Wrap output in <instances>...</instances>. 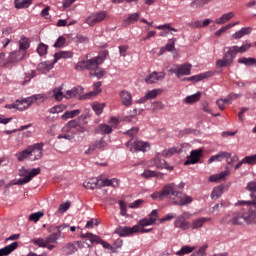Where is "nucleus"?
<instances>
[{"label": "nucleus", "mask_w": 256, "mask_h": 256, "mask_svg": "<svg viewBox=\"0 0 256 256\" xmlns=\"http://www.w3.org/2000/svg\"><path fill=\"white\" fill-rule=\"evenodd\" d=\"M242 163H244V165H256V154L244 157Z\"/></svg>", "instance_id": "8fccbe9b"}, {"label": "nucleus", "mask_w": 256, "mask_h": 256, "mask_svg": "<svg viewBox=\"0 0 256 256\" xmlns=\"http://www.w3.org/2000/svg\"><path fill=\"white\" fill-rule=\"evenodd\" d=\"M137 133H139V127H134L126 132V135L130 137L126 146L130 149V151H147L149 149V143L139 141L136 139Z\"/></svg>", "instance_id": "39448f33"}, {"label": "nucleus", "mask_w": 256, "mask_h": 256, "mask_svg": "<svg viewBox=\"0 0 256 256\" xmlns=\"http://www.w3.org/2000/svg\"><path fill=\"white\" fill-rule=\"evenodd\" d=\"M118 203H119V207H120V215H122V217H126L127 216V204L123 200H120Z\"/></svg>", "instance_id": "e2e57ef3"}, {"label": "nucleus", "mask_w": 256, "mask_h": 256, "mask_svg": "<svg viewBox=\"0 0 256 256\" xmlns=\"http://www.w3.org/2000/svg\"><path fill=\"white\" fill-rule=\"evenodd\" d=\"M224 159H226V163L228 165H233L234 163H237V161H239V156L232 155L229 152H224Z\"/></svg>", "instance_id": "58836bf2"}, {"label": "nucleus", "mask_w": 256, "mask_h": 256, "mask_svg": "<svg viewBox=\"0 0 256 256\" xmlns=\"http://www.w3.org/2000/svg\"><path fill=\"white\" fill-rule=\"evenodd\" d=\"M71 207V202L67 201L58 207V213H65Z\"/></svg>", "instance_id": "0e129e2a"}, {"label": "nucleus", "mask_w": 256, "mask_h": 256, "mask_svg": "<svg viewBox=\"0 0 256 256\" xmlns=\"http://www.w3.org/2000/svg\"><path fill=\"white\" fill-rule=\"evenodd\" d=\"M34 77H37V71L31 70L29 72L25 73L24 81L22 82V85H27L31 81V79H34Z\"/></svg>", "instance_id": "a18cd8bd"}, {"label": "nucleus", "mask_w": 256, "mask_h": 256, "mask_svg": "<svg viewBox=\"0 0 256 256\" xmlns=\"http://www.w3.org/2000/svg\"><path fill=\"white\" fill-rule=\"evenodd\" d=\"M115 233H117L119 237H127L129 235H133V233H139V222L133 227L119 226L116 228Z\"/></svg>", "instance_id": "f8f14e48"}, {"label": "nucleus", "mask_w": 256, "mask_h": 256, "mask_svg": "<svg viewBox=\"0 0 256 256\" xmlns=\"http://www.w3.org/2000/svg\"><path fill=\"white\" fill-rule=\"evenodd\" d=\"M200 99H201V92H197L196 94L187 96L184 101L188 105H191L193 103H197V101H200Z\"/></svg>", "instance_id": "ea45409f"}, {"label": "nucleus", "mask_w": 256, "mask_h": 256, "mask_svg": "<svg viewBox=\"0 0 256 256\" xmlns=\"http://www.w3.org/2000/svg\"><path fill=\"white\" fill-rule=\"evenodd\" d=\"M65 109H67V106L65 104H60V105H56V106L50 108L49 112L52 115H55V113H63V111H65Z\"/></svg>", "instance_id": "de8ad7c7"}, {"label": "nucleus", "mask_w": 256, "mask_h": 256, "mask_svg": "<svg viewBox=\"0 0 256 256\" xmlns=\"http://www.w3.org/2000/svg\"><path fill=\"white\" fill-rule=\"evenodd\" d=\"M159 219V211L157 209L152 210L149 214V218H144L139 221L141 227H149V225H155V221Z\"/></svg>", "instance_id": "2eb2a0df"}, {"label": "nucleus", "mask_w": 256, "mask_h": 256, "mask_svg": "<svg viewBox=\"0 0 256 256\" xmlns=\"http://www.w3.org/2000/svg\"><path fill=\"white\" fill-rule=\"evenodd\" d=\"M230 65L231 64L223 58L216 61V67L218 68L229 67Z\"/></svg>", "instance_id": "774afa93"}, {"label": "nucleus", "mask_w": 256, "mask_h": 256, "mask_svg": "<svg viewBox=\"0 0 256 256\" xmlns=\"http://www.w3.org/2000/svg\"><path fill=\"white\" fill-rule=\"evenodd\" d=\"M165 79V73L163 72H152L145 78V82L148 85H153V83H157V81H163Z\"/></svg>", "instance_id": "412c9836"}, {"label": "nucleus", "mask_w": 256, "mask_h": 256, "mask_svg": "<svg viewBox=\"0 0 256 256\" xmlns=\"http://www.w3.org/2000/svg\"><path fill=\"white\" fill-rule=\"evenodd\" d=\"M215 75V72L208 71L204 73H200L198 75H194L191 77L186 78L187 81H193V83H198V81H203V79H209V77H213Z\"/></svg>", "instance_id": "4be33fe9"}, {"label": "nucleus", "mask_w": 256, "mask_h": 256, "mask_svg": "<svg viewBox=\"0 0 256 256\" xmlns=\"http://www.w3.org/2000/svg\"><path fill=\"white\" fill-rule=\"evenodd\" d=\"M65 43H67V40L65 39V37L60 36L54 43L53 47H55L56 49H61V47H63Z\"/></svg>", "instance_id": "052dcab7"}, {"label": "nucleus", "mask_w": 256, "mask_h": 256, "mask_svg": "<svg viewBox=\"0 0 256 256\" xmlns=\"http://www.w3.org/2000/svg\"><path fill=\"white\" fill-rule=\"evenodd\" d=\"M223 195V186H217L211 193V199H219Z\"/></svg>", "instance_id": "49530a36"}, {"label": "nucleus", "mask_w": 256, "mask_h": 256, "mask_svg": "<svg viewBox=\"0 0 256 256\" xmlns=\"http://www.w3.org/2000/svg\"><path fill=\"white\" fill-rule=\"evenodd\" d=\"M15 9H26L29 7L30 0H14Z\"/></svg>", "instance_id": "c03bdc74"}, {"label": "nucleus", "mask_w": 256, "mask_h": 256, "mask_svg": "<svg viewBox=\"0 0 256 256\" xmlns=\"http://www.w3.org/2000/svg\"><path fill=\"white\" fill-rule=\"evenodd\" d=\"M95 133L98 135H111L113 133V128L107 124H100L95 128Z\"/></svg>", "instance_id": "b1692460"}, {"label": "nucleus", "mask_w": 256, "mask_h": 256, "mask_svg": "<svg viewBox=\"0 0 256 256\" xmlns=\"http://www.w3.org/2000/svg\"><path fill=\"white\" fill-rule=\"evenodd\" d=\"M153 164L155 165L156 169H167V171H173V166L167 164V162L161 158L160 154H157L153 159Z\"/></svg>", "instance_id": "a211bd4d"}, {"label": "nucleus", "mask_w": 256, "mask_h": 256, "mask_svg": "<svg viewBox=\"0 0 256 256\" xmlns=\"http://www.w3.org/2000/svg\"><path fill=\"white\" fill-rule=\"evenodd\" d=\"M109 143H111V138L103 136L100 140H96L89 148L85 151V155H91L93 151L99 149V151H105L107 147H109Z\"/></svg>", "instance_id": "6e6552de"}, {"label": "nucleus", "mask_w": 256, "mask_h": 256, "mask_svg": "<svg viewBox=\"0 0 256 256\" xmlns=\"http://www.w3.org/2000/svg\"><path fill=\"white\" fill-rule=\"evenodd\" d=\"M156 29H159L160 31H164L165 33H169L173 31L174 33H177V29L173 28L171 24H164L157 26Z\"/></svg>", "instance_id": "09e8293b"}, {"label": "nucleus", "mask_w": 256, "mask_h": 256, "mask_svg": "<svg viewBox=\"0 0 256 256\" xmlns=\"http://www.w3.org/2000/svg\"><path fill=\"white\" fill-rule=\"evenodd\" d=\"M165 197H168L173 205H179L180 207L193 203V198L187 196V194H183L181 191H177V186L174 183L164 186L160 192L151 194V198L157 199L158 201H163Z\"/></svg>", "instance_id": "f03ea898"}, {"label": "nucleus", "mask_w": 256, "mask_h": 256, "mask_svg": "<svg viewBox=\"0 0 256 256\" xmlns=\"http://www.w3.org/2000/svg\"><path fill=\"white\" fill-rule=\"evenodd\" d=\"M83 247H85V242L83 241H76L74 244L73 243L67 244V249L70 251V253H75L77 249H81Z\"/></svg>", "instance_id": "c9c22d12"}, {"label": "nucleus", "mask_w": 256, "mask_h": 256, "mask_svg": "<svg viewBox=\"0 0 256 256\" xmlns=\"http://www.w3.org/2000/svg\"><path fill=\"white\" fill-rule=\"evenodd\" d=\"M193 252V248L191 246H183L178 252H176V255L178 256H184L189 255V253Z\"/></svg>", "instance_id": "603ef678"}, {"label": "nucleus", "mask_w": 256, "mask_h": 256, "mask_svg": "<svg viewBox=\"0 0 256 256\" xmlns=\"http://www.w3.org/2000/svg\"><path fill=\"white\" fill-rule=\"evenodd\" d=\"M64 131L67 133H85V127L79 125L77 120H71L64 127Z\"/></svg>", "instance_id": "4468645a"}, {"label": "nucleus", "mask_w": 256, "mask_h": 256, "mask_svg": "<svg viewBox=\"0 0 256 256\" xmlns=\"http://www.w3.org/2000/svg\"><path fill=\"white\" fill-rule=\"evenodd\" d=\"M102 186L103 187H114L117 188L119 187V179L113 178V179H103L101 180Z\"/></svg>", "instance_id": "f704fd0d"}, {"label": "nucleus", "mask_w": 256, "mask_h": 256, "mask_svg": "<svg viewBox=\"0 0 256 256\" xmlns=\"http://www.w3.org/2000/svg\"><path fill=\"white\" fill-rule=\"evenodd\" d=\"M19 44V51H24V53H27V49H29V47H31V40H29V38L27 37H23L19 40L18 42Z\"/></svg>", "instance_id": "473e14b6"}, {"label": "nucleus", "mask_w": 256, "mask_h": 256, "mask_svg": "<svg viewBox=\"0 0 256 256\" xmlns=\"http://www.w3.org/2000/svg\"><path fill=\"white\" fill-rule=\"evenodd\" d=\"M249 49H251V44H243L242 46H232V51L237 53H246V51H249Z\"/></svg>", "instance_id": "a19ab883"}, {"label": "nucleus", "mask_w": 256, "mask_h": 256, "mask_svg": "<svg viewBox=\"0 0 256 256\" xmlns=\"http://www.w3.org/2000/svg\"><path fill=\"white\" fill-rule=\"evenodd\" d=\"M120 98L122 105H125V107H131L133 103V97L131 96V93H129L127 90H123L120 92Z\"/></svg>", "instance_id": "5701e85b"}, {"label": "nucleus", "mask_w": 256, "mask_h": 256, "mask_svg": "<svg viewBox=\"0 0 256 256\" xmlns=\"http://www.w3.org/2000/svg\"><path fill=\"white\" fill-rule=\"evenodd\" d=\"M177 153V148L172 147L162 151V157H173Z\"/></svg>", "instance_id": "6e6d98bb"}, {"label": "nucleus", "mask_w": 256, "mask_h": 256, "mask_svg": "<svg viewBox=\"0 0 256 256\" xmlns=\"http://www.w3.org/2000/svg\"><path fill=\"white\" fill-rule=\"evenodd\" d=\"M61 231H63V226H50L48 227V233H52L46 238H34L31 240L33 245H37V247H42L44 249H49V251H53L55 249V245L51 243H57L61 235Z\"/></svg>", "instance_id": "20e7f679"}, {"label": "nucleus", "mask_w": 256, "mask_h": 256, "mask_svg": "<svg viewBox=\"0 0 256 256\" xmlns=\"http://www.w3.org/2000/svg\"><path fill=\"white\" fill-rule=\"evenodd\" d=\"M231 175L230 170H225L221 172L220 174H214L209 177L210 183H219V181L225 180V177Z\"/></svg>", "instance_id": "393cba45"}, {"label": "nucleus", "mask_w": 256, "mask_h": 256, "mask_svg": "<svg viewBox=\"0 0 256 256\" xmlns=\"http://www.w3.org/2000/svg\"><path fill=\"white\" fill-rule=\"evenodd\" d=\"M247 191H251V197H255L256 195V182H249L246 186Z\"/></svg>", "instance_id": "680f3d73"}, {"label": "nucleus", "mask_w": 256, "mask_h": 256, "mask_svg": "<svg viewBox=\"0 0 256 256\" xmlns=\"http://www.w3.org/2000/svg\"><path fill=\"white\" fill-rule=\"evenodd\" d=\"M174 227L176 229H181V231H187L188 229H191V222L183 219L181 216H177L174 221Z\"/></svg>", "instance_id": "6ab92c4d"}, {"label": "nucleus", "mask_w": 256, "mask_h": 256, "mask_svg": "<svg viewBox=\"0 0 256 256\" xmlns=\"http://www.w3.org/2000/svg\"><path fill=\"white\" fill-rule=\"evenodd\" d=\"M105 19H107V11H100L86 18L85 23H87V25L93 26L97 25V23L105 21Z\"/></svg>", "instance_id": "9d476101"}, {"label": "nucleus", "mask_w": 256, "mask_h": 256, "mask_svg": "<svg viewBox=\"0 0 256 256\" xmlns=\"http://www.w3.org/2000/svg\"><path fill=\"white\" fill-rule=\"evenodd\" d=\"M191 67L192 65L190 63L178 65V77L191 75Z\"/></svg>", "instance_id": "a878e982"}, {"label": "nucleus", "mask_w": 256, "mask_h": 256, "mask_svg": "<svg viewBox=\"0 0 256 256\" xmlns=\"http://www.w3.org/2000/svg\"><path fill=\"white\" fill-rule=\"evenodd\" d=\"M235 206L243 207L242 211L233 212L232 218L228 221L227 219H229V215H226L222 218L221 223H228L229 225H244V223H247V225H251V223L255 221L256 201L239 200L235 203Z\"/></svg>", "instance_id": "f257e3e1"}, {"label": "nucleus", "mask_w": 256, "mask_h": 256, "mask_svg": "<svg viewBox=\"0 0 256 256\" xmlns=\"http://www.w3.org/2000/svg\"><path fill=\"white\" fill-rule=\"evenodd\" d=\"M238 63H240V65H246V67H253V65H256V59L242 57L238 59Z\"/></svg>", "instance_id": "e433bc0d"}, {"label": "nucleus", "mask_w": 256, "mask_h": 256, "mask_svg": "<svg viewBox=\"0 0 256 256\" xmlns=\"http://www.w3.org/2000/svg\"><path fill=\"white\" fill-rule=\"evenodd\" d=\"M92 109L96 115H101V113H103V109H105V104L94 103L92 105Z\"/></svg>", "instance_id": "13d9d810"}, {"label": "nucleus", "mask_w": 256, "mask_h": 256, "mask_svg": "<svg viewBox=\"0 0 256 256\" xmlns=\"http://www.w3.org/2000/svg\"><path fill=\"white\" fill-rule=\"evenodd\" d=\"M55 65V60L53 62H42L38 65V71L40 73H49Z\"/></svg>", "instance_id": "2f4dec72"}, {"label": "nucleus", "mask_w": 256, "mask_h": 256, "mask_svg": "<svg viewBox=\"0 0 256 256\" xmlns=\"http://www.w3.org/2000/svg\"><path fill=\"white\" fill-rule=\"evenodd\" d=\"M209 221H211V218L209 217L196 218L190 223V229H192V231L201 229L205 225V223H209Z\"/></svg>", "instance_id": "aec40b11"}, {"label": "nucleus", "mask_w": 256, "mask_h": 256, "mask_svg": "<svg viewBox=\"0 0 256 256\" xmlns=\"http://www.w3.org/2000/svg\"><path fill=\"white\" fill-rule=\"evenodd\" d=\"M53 97L56 99V101H63V98L65 95L63 94V86L55 88L53 90Z\"/></svg>", "instance_id": "37998d69"}, {"label": "nucleus", "mask_w": 256, "mask_h": 256, "mask_svg": "<svg viewBox=\"0 0 256 256\" xmlns=\"http://www.w3.org/2000/svg\"><path fill=\"white\" fill-rule=\"evenodd\" d=\"M77 95H83V87L77 86L68 90L66 92L65 98L66 99H73V97H77Z\"/></svg>", "instance_id": "c756f323"}, {"label": "nucleus", "mask_w": 256, "mask_h": 256, "mask_svg": "<svg viewBox=\"0 0 256 256\" xmlns=\"http://www.w3.org/2000/svg\"><path fill=\"white\" fill-rule=\"evenodd\" d=\"M73 52L72 51H60L54 54V63H57L59 59H72Z\"/></svg>", "instance_id": "7c9ffc66"}, {"label": "nucleus", "mask_w": 256, "mask_h": 256, "mask_svg": "<svg viewBox=\"0 0 256 256\" xmlns=\"http://www.w3.org/2000/svg\"><path fill=\"white\" fill-rule=\"evenodd\" d=\"M213 0H194L190 3V7L192 9H201L205 7V5H209Z\"/></svg>", "instance_id": "72a5a7b5"}, {"label": "nucleus", "mask_w": 256, "mask_h": 256, "mask_svg": "<svg viewBox=\"0 0 256 256\" xmlns=\"http://www.w3.org/2000/svg\"><path fill=\"white\" fill-rule=\"evenodd\" d=\"M103 58L101 56H96L89 60L79 61L75 65L76 71H89L92 77H97L98 79H103L105 77V69L99 68L102 65Z\"/></svg>", "instance_id": "7ed1b4c3"}, {"label": "nucleus", "mask_w": 256, "mask_h": 256, "mask_svg": "<svg viewBox=\"0 0 256 256\" xmlns=\"http://www.w3.org/2000/svg\"><path fill=\"white\" fill-rule=\"evenodd\" d=\"M47 49H49V46L45 45L44 43H40L37 47L38 55H40V57L47 55Z\"/></svg>", "instance_id": "5fc2aeb1"}, {"label": "nucleus", "mask_w": 256, "mask_h": 256, "mask_svg": "<svg viewBox=\"0 0 256 256\" xmlns=\"http://www.w3.org/2000/svg\"><path fill=\"white\" fill-rule=\"evenodd\" d=\"M16 158L18 159V161H25V159H28V161H30L29 147H27L22 152L16 153Z\"/></svg>", "instance_id": "79ce46f5"}, {"label": "nucleus", "mask_w": 256, "mask_h": 256, "mask_svg": "<svg viewBox=\"0 0 256 256\" xmlns=\"http://www.w3.org/2000/svg\"><path fill=\"white\" fill-rule=\"evenodd\" d=\"M158 173L157 171H151V170H145L142 173V177H145V179H151V177H157Z\"/></svg>", "instance_id": "69168bd1"}, {"label": "nucleus", "mask_w": 256, "mask_h": 256, "mask_svg": "<svg viewBox=\"0 0 256 256\" xmlns=\"http://www.w3.org/2000/svg\"><path fill=\"white\" fill-rule=\"evenodd\" d=\"M19 247V243L13 242L12 244H9L8 246L0 249V256H7L11 255L15 249Z\"/></svg>", "instance_id": "bb28decb"}, {"label": "nucleus", "mask_w": 256, "mask_h": 256, "mask_svg": "<svg viewBox=\"0 0 256 256\" xmlns=\"http://www.w3.org/2000/svg\"><path fill=\"white\" fill-rule=\"evenodd\" d=\"M82 239H89L90 243H96L97 245H102L104 249H112L111 244L103 241L101 237L93 234V233H86V234H81Z\"/></svg>", "instance_id": "9b49d317"}, {"label": "nucleus", "mask_w": 256, "mask_h": 256, "mask_svg": "<svg viewBox=\"0 0 256 256\" xmlns=\"http://www.w3.org/2000/svg\"><path fill=\"white\" fill-rule=\"evenodd\" d=\"M97 183H99V180L91 179L89 181L84 182V187L85 189H96Z\"/></svg>", "instance_id": "864d4df0"}, {"label": "nucleus", "mask_w": 256, "mask_h": 256, "mask_svg": "<svg viewBox=\"0 0 256 256\" xmlns=\"http://www.w3.org/2000/svg\"><path fill=\"white\" fill-rule=\"evenodd\" d=\"M235 17V13L233 12H228L223 14L221 17L217 18L215 20L216 25H225L228 21H231Z\"/></svg>", "instance_id": "c85d7f7f"}, {"label": "nucleus", "mask_w": 256, "mask_h": 256, "mask_svg": "<svg viewBox=\"0 0 256 256\" xmlns=\"http://www.w3.org/2000/svg\"><path fill=\"white\" fill-rule=\"evenodd\" d=\"M225 159V152H220L209 158L208 163H215V161H223Z\"/></svg>", "instance_id": "3c124183"}, {"label": "nucleus", "mask_w": 256, "mask_h": 256, "mask_svg": "<svg viewBox=\"0 0 256 256\" xmlns=\"http://www.w3.org/2000/svg\"><path fill=\"white\" fill-rule=\"evenodd\" d=\"M203 153V150H192L190 152V156L187 157V160L184 162V165H195V163H199V159L201 157V154Z\"/></svg>", "instance_id": "dca6fc26"}, {"label": "nucleus", "mask_w": 256, "mask_h": 256, "mask_svg": "<svg viewBox=\"0 0 256 256\" xmlns=\"http://www.w3.org/2000/svg\"><path fill=\"white\" fill-rule=\"evenodd\" d=\"M40 101H43L41 94L30 96L24 100H16V109L17 111H25L31 107L32 103H40Z\"/></svg>", "instance_id": "0eeeda50"}, {"label": "nucleus", "mask_w": 256, "mask_h": 256, "mask_svg": "<svg viewBox=\"0 0 256 256\" xmlns=\"http://www.w3.org/2000/svg\"><path fill=\"white\" fill-rule=\"evenodd\" d=\"M81 114V110L76 109L72 111H66L62 116L61 119H64V121H67V119H73V117H77V115Z\"/></svg>", "instance_id": "4c0bfd02"}, {"label": "nucleus", "mask_w": 256, "mask_h": 256, "mask_svg": "<svg viewBox=\"0 0 256 256\" xmlns=\"http://www.w3.org/2000/svg\"><path fill=\"white\" fill-rule=\"evenodd\" d=\"M211 23H213L212 19H205V20H193L190 23H188V27H190V29H203L204 27H209V25H211Z\"/></svg>", "instance_id": "f3484780"}, {"label": "nucleus", "mask_w": 256, "mask_h": 256, "mask_svg": "<svg viewBox=\"0 0 256 256\" xmlns=\"http://www.w3.org/2000/svg\"><path fill=\"white\" fill-rule=\"evenodd\" d=\"M40 173L41 168H34L31 171L22 168L19 170V175L20 177L24 178L18 179L15 185H26V183H29L33 179V177H37V175H39Z\"/></svg>", "instance_id": "423d86ee"}, {"label": "nucleus", "mask_w": 256, "mask_h": 256, "mask_svg": "<svg viewBox=\"0 0 256 256\" xmlns=\"http://www.w3.org/2000/svg\"><path fill=\"white\" fill-rule=\"evenodd\" d=\"M139 17H141V13L139 12L130 14L126 19V23H136V21H139Z\"/></svg>", "instance_id": "bf43d9fd"}, {"label": "nucleus", "mask_w": 256, "mask_h": 256, "mask_svg": "<svg viewBox=\"0 0 256 256\" xmlns=\"http://www.w3.org/2000/svg\"><path fill=\"white\" fill-rule=\"evenodd\" d=\"M225 54L222 59L226 60L227 63L231 65L233 63V59L236 57V52L233 51V47H228L224 49Z\"/></svg>", "instance_id": "cd10ccee"}, {"label": "nucleus", "mask_w": 256, "mask_h": 256, "mask_svg": "<svg viewBox=\"0 0 256 256\" xmlns=\"http://www.w3.org/2000/svg\"><path fill=\"white\" fill-rule=\"evenodd\" d=\"M44 215L45 213L41 211L32 213L29 216V221H34V223H37V221H39V219H41V217H43Z\"/></svg>", "instance_id": "4d7b16f0"}, {"label": "nucleus", "mask_w": 256, "mask_h": 256, "mask_svg": "<svg viewBox=\"0 0 256 256\" xmlns=\"http://www.w3.org/2000/svg\"><path fill=\"white\" fill-rule=\"evenodd\" d=\"M30 161H39L43 157V143H35L28 146Z\"/></svg>", "instance_id": "1a4fd4ad"}, {"label": "nucleus", "mask_w": 256, "mask_h": 256, "mask_svg": "<svg viewBox=\"0 0 256 256\" xmlns=\"http://www.w3.org/2000/svg\"><path fill=\"white\" fill-rule=\"evenodd\" d=\"M27 57V52L21 51V50H16L13 52H10L8 57H7V63L8 65H11L13 63H19L23 61Z\"/></svg>", "instance_id": "ddd939ff"}, {"label": "nucleus", "mask_w": 256, "mask_h": 256, "mask_svg": "<svg viewBox=\"0 0 256 256\" xmlns=\"http://www.w3.org/2000/svg\"><path fill=\"white\" fill-rule=\"evenodd\" d=\"M157 95H159V90L154 89L146 93V98H148V100L155 99Z\"/></svg>", "instance_id": "338daca9"}]
</instances>
